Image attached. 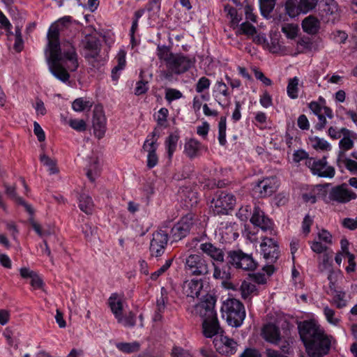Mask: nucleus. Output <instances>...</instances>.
I'll return each instance as SVG.
<instances>
[{"label":"nucleus","mask_w":357,"mask_h":357,"mask_svg":"<svg viewBox=\"0 0 357 357\" xmlns=\"http://www.w3.org/2000/svg\"><path fill=\"white\" fill-rule=\"evenodd\" d=\"M56 26H51L47 33L48 43L45 53L50 73L59 80L66 82L68 71H75L79 66L75 47L69 43L61 45Z\"/></svg>","instance_id":"obj_1"},{"label":"nucleus","mask_w":357,"mask_h":357,"mask_svg":"<svg viewBox=\"0 0 357 357\" xmlns=\"http://www.w3.org/2000/svg\"><path fill=\"white\" fill-rule=\"evenodd\" d=\"M299 335L307 354L311 357H324L329 353L333 338L314 321L299 323Z\"/></svg>","instance_id":"obj_2"},{"label":"nucleus","mask_w":357,"mask_h":357,"mask_svg":"<svg viewBox=\"0 0 357 357\" xmlns=\"http://www.w3.org/2000/svg\"><path fill=\"white\" fill-rule=\"evenodd\" d=\"M158 56L165 62L167 69L177 75L186 72L193 64L189 57L181 54H173L166 47H158Z\"/></svg>","instance_id":"obj_3"},{"label":"nucleus","mask_w":357,"mask_h":357,"mask_svg":"<svg viewBox=\"0 0 357 357\" xmlns=\"http://www.w3.org/2000/svg\"><path fill=\"white\" fill-rule=\"evenodd\" d=\"M84 56L87 60L91 69L99 70L104 65V60L100 55L101 44L95 36L86 35L82 40Z\"/></svg>","instance_id":"obj_4"},{"label":"nucleus","mask_w":357,"mask_h":357,"mask_svg":"<svg viewBox=\"0 0 357 357\" xmlns=\"http://www.w3.org/2000/svg\"><path fill=\"white\" fill-rule=\"evenodd\" d=\"M221 311L222 317L232 327L238 328L241 326L245 317V310L243 304L236 298H227L225 301Z\"/></svg>","instance_id":"obj_5"},{"label":"nucleus","mask_w":357,"mask_h":357,"mask_svg":"<svg viewBox=\"0 0 357 357\" xmlns=\"http://www.w3.org/2000/svg\"><path fill=\"white\" fill-rule=\"evenodd\" d=\"M185 268L192 275H206L210 273L211 264L200 254H191L185 258Z\"/></svg>","instance_id":"obj_6"},{"label":"nucleus","mask_w":357,"mask_h":357,"mask_svg":"<svg viewBox=\"0 0 357 357\" xmlns=\"http://www.w3.org/2000/svg\"><path fill=\"white\" fill-rule=\"evenodd\" d=\"M319 0H287L284 4L285 13L291 18L301 14H307L315 9Z\"/></svg>","instance_id":"obj_7"},{"label":"nucleus","mask_w":357,"mask_h":357,"mask_svg":"<svg viewBox=\"0 0 357 357\" xmlns=\"http://www.w3.org/2000/svg\"><path fill=\"white\" fill-rule=\"evenodd\" d=\"M357 198V195L349 189L347 184L343 183L333 187L326 197V203L346 204Z\"/></svg>","instance_id":"obj_8"},{"label":"nucleus","mask_w":357,"mask_h":357,"mask_svg":"<svg viewBox=\"0 0 357 357\" xmlns=\"http://www.w3.org/2000/svg\"><path fill=\"white\" fill-rule=\"evenodd\" d=\"M215 302L216 299L213 296L206 294L202 301L193 307L191 312L196 316H199L202 321L204 319L215 318L217 317L215 310Z\"/></svg>","instance_id":"obj_9"},{"label":"nucleus","mask_w":357,"mask_h":357,"mask_svg":"<svg viewBox=\"0 0 357 357\" xmlns=\"http://www.w3.org/2000/svg\"><path fill=\"white\" fill-rule=\"evenodd\" d=\"M305 165L314 175L330 178L335 176L334 167L328 165L325 157L321 159L310 158L305 161Z\"/></svg>","instance_id":"obj_10"},{"label":"nucleus","mask_w":357,"mask_h":357,"mask_svg":"<svg viewBox=\"0 0 357 357\" xmlns=\"http://www.w3.org/2000/svg\"><path fill=\"white\" fill-rule=\"evenodd\" d=\"M227 257L228 262L236 268L245 271H252L257 267V263L252 257L240 250L229 251Z\"/></svg>","instance_id":"obj_11"},{"label":"nucleus","mask_w":357,"mask_h":357,"mask_svg":"<svg viewBox=\"0 0 357 357\" xmlns=\"http://www.w3.org/2000/svg\"><path fill=\"white\" fill-rule=\"evenodd\" d=\"M195 225V215L188 213L183 216L171 229V236L174 241H178L188 235Z\"/></svg>","instance_id":"obj_12"},{"label":"nucleus","mask_w":357,"mask_h":357,"mask_svg":"<svg viewBox=\"0 0 357 357\" xmlns=\"http://www.w3.org/2000/svg\"><path fill=\"white\" fill-rule=\"evenodd\" d=\"M150 244V252L152 256H161L168 241V233L162 229H159L153 234Z\"/></svg>","instance_id":"obj_13"},{"label":"nucleus","mask_w":357,"mask_h":357,"mask_svg":"<svg viewBox=\"0 0 357 357\" xmlns=\"http://www.w3.org/2000/svg\"><path fill=\"white\" fill-rule=\"evenodd\" d=\"M214 212L217 214H226L234 208L236 199L232 194L220 192L218 197L213 200Z\"/></svg>","instance_id":"obj_14"},{"label":"nucleus","mask_w":357,"mask_h":357,"mask_svg":"<svg viewBox=\"0 0 357 357\" xmlns=\"http://www.w3.org/2000/svg\"><path fill=\"white\" fill-rule=\"evenodd\" d=\"M92 123L95 136L98 139L102 138L107 130V119L102 106L94 107Z\"/></svg>","instance_id":"obj_15"},{"label":"nucleus","mask_w":357,"mask_h":357,"mask_svg":"<svg viewBox=\"0 0 357 357\" xmlns=\"http://www.w3.org/2000/svg\"><path fill=\"white\" fill-rule=\"evenodd\" d=\"M264 258L268 263H274L280 255L278 243L271 238H264L260 245Z\"/></svg>","instance_id":"obj_16"},{"label":"nucleus","mask_w":357,"mask_h":357,"mask_svg":"<svg viewBox=\"0 0 357 357\" xmlns=\"http://www.w3.org/2000/svg\"><path fill=\"white\" fill-rule=\"evenodd\" d=\"M213 343L220 354L230 356L236 352L237 343L227 336L220 335L214 340Z\"/></svg>","instance_id":"obj_17"},{"label":"nucleus","mask_w":357,"mask_h":357,"mask_svg":"<svg viewBox=\"0 0 357 357\" xmlns=\"http://www.w3.org/2000/svg\"><path fill=\"white\" fill-rule=\"evenodd\" d=\"M250 222L255 226L260 227L263 231H271L273 223L271 220L264 215L259 207L255 206L250 218Z\"/></svg>","instance_id":"obj_18"},{"label":"nucleus","mask_w":357,"mask_h":357,"mask_svg":"<svg viewBox=\"0 0 357 357\" xmlns=\"http://www.w3.org/2000/svg\"><path fill=\"white\" fill-rule=\"evenodd\" d=\"M342 138L339 142V158L344 154V153L351 149L354 146L352 139L356 138V134L348 130L347 128H341Z\"/></svg>","instance_id":"obj_19"},{"label":"nucleus","mask_w":357,"mask_h":357,"mask_svg":"<svg viewBox=\"0 0 357 357\" xmlns=\"http://www.w3.org/2000/svg\"><path fill=\"white\" fill-rule=\"evenodd\" d=\"M199 249L203 253L211 257L213 261L223 262L224 252L222 249L215 246L209 242L202 243L199 245Z\"/></svg>","instance_id":"obj_20"},{"label":"nucleus","mask_w":357,"mask_h":357,"mask_svg":"<svg viewBox=\"0 0 357 357\" xmlns=\"http://www.w3.org/2000/svg\"><path fill=\"white\" fill-rule=\"evenodd\" d=\"M203 288V282L201 280L192 279L183 283V293L188 297H198Z\"/></svg>","instance_id":"obj_21"},{"label":"nucleus","mask_w":357,"mask_h":357,"mask_svg":"<svg viewBox=\"0 0 357 357\" xmlns=\"http://www.w3.org/2000/svg\"><path fill=\"white\" fill-rule=\"evenodd\" d=\"M275 190L273 178H266L260 181L254 188V191L261 197L271 195Z\"/></svg>","instance_id":"obj_22"},{"label":"nucleus","mask_w":357,"mask_h":357,"mask_svg":"<svg viewBox=\"0 0 357 357\" xmlns=\"http://www.w3.org/2000/svg\"><path fill=\"white\" fill-rule=\"evenodd\" d=\"M301 26L306 33L315 35L321 29V22L317 17L311 15L303 19Z\"/></svg>","instance_id":"obj_23"},{"label":"nucleus","mask_w":357,"mask_h":357,"mask_svg":"<svg viewBox=\"0 0 357 357\" xmlns=\"http://www.w3.org/2000/svg\"><path fill=\"white\" fill-rule=\"evenodd\" d=\"M202 329L204 335L208 338H211L218 334L221 331V328L218 317L204 319L202 321Z\"/></svg>","instance_id":"obj_24"},{"label":"nucleus","mask_w":357,"mask_h":357,"mask_svg":"<svg viewBox=\"0 0 357 357\" xmlns=\"http://www.w3.org/2000/svg\"><path fill=\"white\" fill-rule=\"evenodd\" d=\"M108 305L116 319L123 312V300L117 294H113L108 299Z\"/></svg>","instance_id":"obj_25"},{"label":"nucleus","mask_w":357,"mask_h":357,"mask_svg":"<svg viewBox=\"0 0 357 357\" xmlns=\"http://www.w3.org/2000/svg\"><path fill=\"white\" fill-rule=\"evenodd\" d=\"M202 149V144L194 139H190L185 143L184 153L190 159L195 158L199 155Z\"/></svg>","instance_id":"obj_26"},{"label":"nucleus","mask_w":357,"mask_h":357,"mask_svg":"<svg viewBox=\"0 0 357 357\" xmlns=\"http://www.w3.org/2000/svg\"><path fill=\"white\" fill-rule=\"evenodd\" d=\"M264 339L271 343L277 344L280 339L279 328L273 324L266 325L262 331Z\"/></svg>","instance_id":"obj_27"},{"label":"nucleus","mask_w":357,"mask_h":357,"mask_svg":"<svg viewBox=\"0 0 357 357\" xmlns=\"http://www.w3.org/2000/svg\"><path fill=\"white\" fill-rule=\"evenodd\" d=\"M156 141H151L149 143V141H146L144 144L143 148L148 151L147 155V166L149 168L155 167L158 163V156L155 153L156 151Z\"/></svg>","instance_id":"obj_28"},{"label":"nucleus","mask_w":357,"mask_h":357,"mask_svg":"<svg viewBox=\"0 0 357 357\" xmlns=\"http://www.w3.org/2000/svg\"><path fill=\"white\" fill-rule=\"evenodd\" d=\"M323 15L328 17V20H335L339 16L337 3L334 0H326L321 10Z\"/></svg>","instance_id":"obj_29"},{"label":"nucleus","mask_w":357,"mask_h":357,"mask_svg":"<svg viewBox=\"0 0 357 357\" xmlns=\"http://www.w3.org/2000/svg\"><path fill=\"white\" fill-rule=\"evenodd\" d=\"M182 202L187 209L192 208L197 206L199 202L198 195L197 192L191 189L185 188L183 190Z\"/></svg>","instance_id":"obj_30"},{"label":"nucleus","mask_w":357,"mask_h":357,"mask_svg":"<svg viewBox=\"0 0 357 357\" xmlns=\"http://www.w3.org/2000/svg\"><path fill=\"white\" fill-rule=\"evenodd\" d=\"M213 266V277L215 280H220L223 284H225L227 281L231 278L230 268L229 266H222L216 265L212 263Z\"/></svg>","instance_id":"obj_31"},{"label":"nucleus","mask_w":357,"mask_h":357,"mask_svg":"<svg viewBox=\"0 0 357 357\" xmlns=\"http://www.w3.org/2000/svg\"><path fill=\"white\" fill-rule=\"evenodd\" d=\"M126 53L123 50H121L118 52L116 55L118 64L114 66L112 70V77L113 80H117L119 77V72L124 69L126 64Z\"/></svg>","instance_id":"obj_32"},{"label":"nucleus","mask_w":357,"mask_h":357,"mask_svg":"<svg viewBox=\"0 0 357 357\" xmlns=\"http://www.w3.org/2000/svg\"><path fill=\"white\" fill-rule=\"evenodd\" d=\"M100 169L97 158H92L86 167V175L91 182H94L99 176Z\"/></svg>","instance_id":"obj_33"},{"label":"nucleus","mask_w":357,"mask_h":357,"mask_svg":"<svg viewBox=\"0 0 357 357\" xmlns=\"http://www.w3.org/2000/svg\"><path fill=\"white\" fill-rule=\"evenodd\" d=\"M309 108L316 116L324 113L329 119L333 117L332 109L326 105H321L318 102H311L309 104Z\"/></svg>","instance_id":"obj_34"},{"label":"nucleus","mask_w":357,"mask_h":357,"mask_svg":"<svg viewBox=\"0 0 357 357\" xmlns=\"http://www.w3.org/2000/svg\"><path fill=\"white\" fill-rule=\"evenodd\" d=\"M333 251L325 252L322 256L319 257L318 268L319 271L324 272L332 269L333 261L331 260Z\"/></svg>","instance_id":"obj_35"},{"label":"nucleus","mask_w":357,"mask_h":357,"mask_svg":"<svg viewBox=\"0 0 357 357\" xmlns=\"http://www.w3.org/2000/svg\"><path fill=\"white\" fill-rule=\"evenodd\" d=\"M323 312L328 323L335 326L340 324L341 318L336 314L335 311L333 308L328 305H325L323 307Z\"/></svg>","instance_id":"obj_36"},{"label":"nucleus","mask_w":357,"mask_h":357,"mask_svg":"<svg viewBox=\"0 0 357 357\" xmlns=\"http://www.w3.org/2000/svg\"><path fill=\"white\" fill-rule=\"evenodd\" d=\"M116 347L121 352L125 354H131L139 350L140 344L138 342H116Z\"/></svg>","instance_id":"obj_37"},{"label":"nucleus","mask_w":357,"mask_h":357,"mask_svg":"<svg viewBox=\"0 0 357 357\" xmlns=\"http://www.w3.org/2000/svg\"><path fill=\"white\" fill-rule=\"evenodd\" d=\"M79 208L85 213L91 214L93 208L91 198L86 194L81 195L79 197Z\"/></svg>","instance_id":"obj_38"},{"label":"nucleus","mask_w":357,"mask_h":357,"mask_svg":"<svg viewBox=\"0 0 357 357\" xmlns=\"http://www.w3.org/2000/svg\"><path fill=\"white\" fill-rule=\"evenodd\" d=\"M117 322L125 327H133L135 325V314L129 311L120 315L117 319Z\"/></svg>","instance_id":"obj_39"},{"label":"nucleus","mask_w":357,"mask_h":357,"mask_svg":"<svg viewBox=\"0 0 357 357\" xmlns=\"http://www.w3.org/2000/svg\"><path fill=\"white\" fill-rule=\"evenodd\" d=\"M40 160L45 166L48 167L50 174H56L59 172L56 160L52 159L45 153H43L40 155Z\"/></svg>","instance_id":"obj_40"},{"label":"nucleus","mask_w":357,"mask_h":357,"mask_svg":"<svg viewBox=\"0 0 357 357\" xmlns=\"http://www.w3.org/2000/svg\"><path fill=\"white\" fill-rule=\"evenodd\" d=\"M281 30L287 38L294 39L298 36L299 27L295 24H284L282 25Z\"/></svg>","instance_id":"obj_41"},{"label":"nucleus","mask_w":357,"mask_h":357,"mask_svg":"<svg viewBox=\"0 0 357 357\" xmlns=\"http://www.w3.org/2000/svg\"><path fill=\"white\" fill-rule=\"evenodd\" d=\"M298 82L299 79L297 77L289 79L287 91L289 97L292 99L298 98Z\"/></svg>","instance_id":"obj_42"},{"label":"nucleus","mask_w":357,"mask_h":357,"mask_svg":"<svg viewBox=\"0 0 357 357\" xmlns=\"http://www.w3.org/2000/svg\"><path fill=\"white\" fill-rule=\"evenodd\" d=\"M312 146L314 149L321 151H328L331 146L330 144L323 138L313 137L310 139Z\"/></svg>","instance_id":"obj_43"},{"label":"nucleus","mask_w":357,"mask_h":357,"mask_svg":"<svg viewBox=\"0 0 357 357\" xmlns=\"http://www.w3.org/2000/svg\"><path fill=\"white\" fill-rule=\"evenodd\" d=\"M331 302L338 309H342L347 306V301L346 299L345 292L342 291H335V294L333 296Z\"/></svg>","instance_id":"obj_44"},{"label":"nucleus","mask_w":357,"mask_h":357,"mask_svg":"<svg viewBox=\"0 0 357 357\" xmlns=\"http://www.w3.org/2000/svg\"><path fill=\"white\" fill-rule=\"evenodd\" d=\"M256 287L255 284L244 281L240 287V291L241 297L243 299L249 298L250 296L256 291Z\"/></svg>","instance_id":"obj_45"},{"label":"nucleus","mask_w":357,"mask_h":357,"mask_svg":"<svg viewBox=\"0 0 357 357\" xmlns=\"http://www.w3.org/2000/svg\"><path fill=\"white\" fill-rule=\"evenodd\" d=\"M92 107V102L86 100L82 98L75 99L72 103V107L75 112H82L86 109H90Z\"/></svg>","instance_id":"obj_46"},{"label":"nucleus","mask_w":357,"mask_h":357,"mask_svg":"<svg viewBox=\"0 0 357 357\" xmlns=\"http://www.w3.org/2000/svg\"><path fill=\"white\" fill-rule=\"evenodd\" d=\"M178 136L176 135L171 134L165 141V146L167 149L168 157L172 158L174 152L176 150Z\"/></svg>","instance_id":"obj_47"},{"label":"nucleus","mask_w":357,"mask_h":357,"mask_svg":"<svg viewBox=\"0 0 357 357\" xmlns=\"http://www.w3.org/2000/svg\"><path fill=\"white\" fill-rule=\"evenodd\" d=\"M168 300L163 298H158L156 301V311L153 317L155 321H160L162 319V313L165 311V304Z\"/></svg>","instance_id":"obj_48"},{"label":"nucleus","mask_w":357,"mask_h":357,"mask_svg":"<svg viewBox=\"0 0 357 357\" xmlns=\"http://www.w3.org/2000/svg\"><path fill=\"white\" fill-rule=\"evenodd\" d=\"M226 117L222 116L218 124V140L221 145L226 144Z\"/></svg>","instance_id":"obj_49"},{"label":"nucleus","mask_w":357,"mask_h":357,"mask_svg":"<svg viewBox=\"0 0 357 357\" xmlns=\"http://www.w3.org/2000/svg\"><path fill=\"white\" fill-rule=\"evenodd\" d=\"M68 124L73 129L78 132L86 130V123L83 119H70Z\"/></svg>","instance_id":"obj_50"},{"label":"nucleus","mask_w":357,"mask_h":357,"mask_svg":"<svg viewBox=\"0 0 357 357\" xmlns=\"http://www.w3.org/2000/svg\"><path fill=\"white\" fill-rule=\"evenodd\" d=\"M276 0H260V8L263 14H269L273 10Z\"/></svg>","instance_id":"obj_51"},{"label":"nucleus","mask_w":357,"mask_h":357,"mask_svg":"<svg viewBox=\"0 0 357 357\" xmlns=\"http://www.w3.org/2000/svg\"><path fill=\"white\" fill-rule=\"evenodd\" d=\"M3 187L5 188L6 195L10 199H13L17 203L19 202L22 197H19L16 192V186L9 185L7 183H3Z\"/></svg>","instance_id":"obj_52"},{"label":"nucleus","mask_w":357,"mask_h":357,"mask_svg":"<svg viewBox=\"0 0 357 357\" xmlns=\"http://www.w3.org/2000/svg\"><path fill=\"white\" fill-rule=\"evenodd\" d=\"M169 111L167 108H161L155 116L158 124L160 126H166L167 118Z\"/></svg>","instance_id":"obj_53"},{"label":"nucleus","mask_w":357,"mask_h":357,"mask_svg":"<svg viewBox=\"0 0 357 357\" xmlns=\"http://www.w3.org/2000/svg\"><path fill=\"white\" fill-rule=\"evenodd\" d=\"M182 97V93L180 91L174 89H167L165 91V99L168 102L179 99Z\"/></svg>","instance_id":"obj_54"},{"label":"nucleus","mask_w":357,"mask_h":357,"mask_svg":"<svg viewBox=\"0 0 357 357\" xmlns=\"http://www.w3.org/2000/svg\"><path fill=\"white\" fill-rule=\"evenodd\" d=\"M210 84H211L210 80L205 77H202L198 80V82L196 84V91L197 93H202L205 89H208L210 86Z\"/></svg>","instance_id":"obj_55"},{"label":"nucleus","mask_w":357,"mask_h":357,"mask_svg":"<svg viewBox=\"0 0 357 357\" xmlns=\"http://www.w3.org/2000/svg\"><path fill=\"white\" fill-rule=\"evenodd\" d=\"M241 31L248 36H253L256 33V29L248 22H243L241 24Z\"/></svg>","instance_id":"obj_56"},{"label":"nucleus","mask_w":357,"mask_h":357,"mask_svg":"<svg viewBox=\"0 0 357 357\" xmlns=\"http://www.w3.org/2000/svg\"><path fill=\"white\" fill-rule=\"evenodd\" d=\"M82 231L85 236V238L88 240H90L92 236L96 235V227L89 223H86L82 227Z\"/></svg>","instance_id":"obj_57"},{"label":"nucleus","mask_w":357,"mask_h":357,"mask_svg":"<svg viewBox=\"0 0 357 357\" xmlns=\"http://www.w3.org/2000/svg\"><path fill=\"white\" fill-rule=\"evenodd\" d=\"M311 249L313 252L321 254L328 252V248L326 245L321 243L320 241H314L311 243Z\"/></svg>","instance_id":"obj_58"},{"label":"nucleus","mask_w":357,"mask_h":357,"mask_svg":"<svg viewBox=\"0 0 357 357\" xmlns=\"http://www.w3.org/2000/svg\"><path fill=\"white\" fill-rule=\"evenodd\" d=\"M318 238L320 241H323L326 244L331 245L333 243V236L326 229H321L319 231Z\"/></svg>","instance_id":"obj_59"},{"label":"nucleus","mask_w":357,"mask_h":357,"mask_svg":"<svg viewBox=\"0 0 357 357\" xmlns=\"http://www.w3.org/2000/svg\"><path fill=\"white\" fill-rule=\"evenodd\" d=\"M342 225L349 230H355L357 229V217L356 218H344L342 220Z\"/></svg>","instance_id":"obj_60"},{"label":"nucleus","mask_w":357,"mask_h":357,"mask_svg":"<svg viewBox=\"0 0 357 357\" xmlns=\"http://www.w3.org/2000/svg\"><path fill=\"white\" fill-rule=\"evenodd\" d=\"M345 167L352 174L357 175V161L349 158L343 160Z\"/></svg>","instance_id":"obj_61"},{"label":"nucleus","mask_w":357,"mask_h":357,"mask_svg":"<svg viewBox=\"0 0 357 357\" xmlns=\"http://www.w3.org/2000/svg\"><path fill=\"white\" fill-rule=\"evenodd\" d=\"M172 357H192L188 351L181 347H175L172 351Z\"/></svg>","instance_id":"obj_62"},{"label":"nucleus","mask_w":357,"mask_h":357,"mask_svg":"<svg viewBox=\"0 0 357 357\" xmlns=\"http://www.w3.org/2000/svg\"><path fill=\"white\" fill-rule=\"evenodd\" d=\"M254 75L257 79L260 80L264 85L270 86L272 84L271 80L266 77L264 74L257 69H254Z\"/></svg>","instance_id":"obj_63"},{"label":"nucleus","mask_w":357,"mask_h":357,"mask_svg":"<svg viewBox=\"0 0 357 357\" xmlns=\"http://www.w3.org/2000/svg\"><path fill=\"white\" fill-rule=\"evenodd\" d=\"M33 126V132L34 134L37 136L38 141L43 142L45 139V135L43 130L36 121L34 122Z\"/></svg>","instance_id":"obj_64"}]
</instances>
